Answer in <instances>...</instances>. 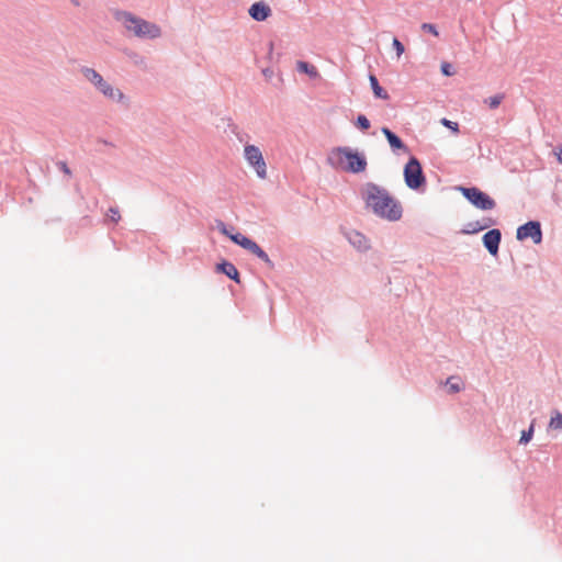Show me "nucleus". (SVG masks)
I'll return each mask as SVG.
<instances>
[{"label":"nucleus","instance_id":"nucleus-1","mask_svg":"<svg viewBox=\"0 0 562 562\" xmlns=\"http://www.w3.org/2000/svg\"><path fill=\"white\" fill-rule=\"evenodd\" d=\"M366 207L376 216L390 222H396L402 217L403 209L384 188L374 183H366L360 191Z\"/></svg>","mask_w":562,"mask_h":562},{"label":"nucleus","instance_id":"nucleus-2","mask_svg":"<svg viewBox=\"0 0 562 562\" xmlns=\"http://www.w3.org/2000/svg\"><path fill=\"white\" fill-rule=\"evenodd\" d=\"M114 19L125 31L138 38H157L161 35L160 27L127 11H116Z\"/></svg>","mask_w":562,"mask_h":562},{"label":"nucleus","instance_id":"nucleus-3","mask_svg":"<svg viewBox=\"0 0 562 562\" xmlns=\"http://www.w3.org/2000/svg\"><path fill=\"white\" fill-rule=\"evenodd\" d=\"M328 161L331 166L347 172L359 173L366 170V157L349 147H337L330 150Z\"/></svg>","mask_w":562,"mask_h":562},{"label":"nucleus","instance_id":"nucleus-4","mask_svg":"<svg viewBox=\"0 0 562 562\" xmlns=\"http://www.w3.org/2000/svg\"><path fill=\"white\" fill-rule=\"evenodd\" d=\"M83 77L90 81L105 98L121 102L124 100V94L112 87L103 77L93 68L85 67L81 70Z\"/></svg>","mask_w":562,"mask_h":562},{"label":"nucleus","instance_id":"nucleus-5","mask_svg":"<svg viewBox=\"0 0 562 562\" xmlns=\"http://www.w3.org/2000/svg\"><path fill=\"white\" fill-rule=\"evenodd\" d=\"M222 233L227 235L235 244L239 245L240 247L245 248L246 250L250 251L255 256H257L259 259L268 263L272 267V262L267 255L265 250L261 249V247L251 240L250 238L246 237L245 235L237 233V234H228L226 228L224 227L222 229Z\"/></svg>","mask_w":562,"mask_h":562},{"label":"nucleus","instance_id":"nucleus-6","mask_svg":"<svg viewBox=\"0 0 562 562\" xmlns=\"http://www.w3.org/2000/svg\"><path fill=\"white\" fill-rule=\"evenodd\" d=\"M405 183L409 189L416 190L425 183V177L420 162L412 157L404 168Z\"/></svg>","mask_w":562,"mask_h":562},{"label":"nucleus","instance_id":"nucleus-7","mask_svg":"<svg viewBox=\"0 0 562 562\" xmlns=\"http://www.w3.org/2000/svg\"><path fill=\"white\" fill-rule=\"evenodd\" d=\"M244 157L248 165L255 169L260 179L267 178V165L259 147L246 145L244 148Z\"/></svg>","mask_w":562,"mask_h":562},{"label":"nucleus","instance_id":"nucleus-8","mask_svg":"<svg viewBox=\"0 0 562 562\" xmlns=\"http://www.w3.org/2000/svg\"><path fill=\"white\" fill-rule=\"evenodd\" d=\"M461 192L480 210H492L496 205L495 201L488 194L477 188H461Z\"/></svg>","mask_w":562,"mask_h":562},{"label":"nucleus","instance_id":"nucleus-9","mask_svg":"<svg viewBox=\"0 0 562 562\" xmlns=\"http://www.w3.org/2000/svg\"><path fill=\"white\" fill-rule=\"evenodd\" d=\"M531 238L532 241L538 245L542 240V232L539 222L530 221L517 229V239L524 240Z\"/></svg>","mask_w":562,"mask_h":562},{"label":"nucleus","instance_id":"nucleus-10","mask_svg":"<svg viewBox=\"0 0 562 562\" xmlns=\"http://www.w3.org/2000/svg\"><path fill=\"white\" fill-rule=\"evenodd\" d=\"M501 232L499 229H491L483 236V244L488 250V252L495 256L498 252V246L501 243Z\"/></svg>","mask_w":562,"mask_h":562},{"label":"nucleus","instance_id":"nucleus-11","mask_svg":"<svg viewBox=\"0 0 562 562\" xmlns=\"http://www.w3.org/2000/svg\"><path fill=\"white\" fill-rule=\"evenodd\" d=\"M249 15L256 21H265L271 15V9L265 2H256L249 9Z\"/></svg>","mask_w":562,"mask_h":562},{"label":"nucleus","instance_id":"nucleus-12","mask_svg":"<svg viewBox=\"0 0 562 562\" xmlns=\"http://www.w3.org/2000/svg\"><path fill=\"white\" fill-rule=\"evenodd\" d=\"M382 133L385 135L390 146L392 147V149H402V150H407V147L405 146V144L401 140V138L398 136H396L391 130H389L387 127H383L382 128Z\"/></svg>","mask_w":562,"mask_h":562},{"label":"nucleus","instance_id":"nucleus-13","mask_svg":"<svg viewBox=\"0 0 562 562\" xmlns=\"http://www.w3.org/2000/svg\"><path fill=\"white\" fill-rule=\"evenodd\" d=\"M217 270L225 273L229 279L239 282V273L236 267L227 261L217 265Z\"/></svg>","mask_w":562,"mask_h":562},{"label":"nucleus","instance_id":"nucleus-14","mask_svg":"<svg viewBox=\"0 0 562 562\" xmlns=\"http://www.w3.org/2000/svg\"><path fill=\"white\" fill-rule=\"evenodd\" d=\"M349 240L359 250H366L369 248L368 239L358 232L349 234Z\"/></svg>","mask_w":562,"mask_h":562},{"label":"nucleus","instance_id":"nucleus-15","mask_svg":"<svg viewBox=\"0 0 562 562\" xmlns=\"http://www.w3.org/2000/svg\"><path fill=\"white\" fill-rule=\"evenodd\" d=\"M296 69L300 71V72H303V74H306L308 75L311 78H318L319 77V72L318 70L316 69L315 66L313 65H310L306 61H302V60H299L296 63Z\"/></svg>","mask_w":562,"mask_h":562},{"label":"nucleus","instance_id":"nucleus-16","mask_svg":"<svg viewBox=\"0 0 562 562\" xmlns=\"http://www.w3.org/2000/svg\"><path fill=\"white\" fill-rule=\"evenodd\" d=\"M369 81L371 85V88L373 90V93L376 98L387 100L389 94L387 92L379 85V81L374 75H370Z\"/></svg>","mask_w":562,"mask_h":562},{"label":"nucleus","instance_id":"nucleus-17","mask_svg":"<svg viewBox=\"0 0 562 562\" xmlns=\"http://www.w3.org/2000/svg\"><path fill=\"white\" fill-rule=\"evenodd\" d=\"M549 428L553 430H562V413L559 411H553L550 422Z\"/></svg>","mask_w":562,"mask_h":562},{"label":"nucleus","instance_id":"nucleus-18","mask_svg":"<svg viewBox=\"0 0 562 562\" xmlns=\"http://www.w3.org/2000/svg\"><path fill=\"white\" fill-rule=\"evenodd\" d=\"M505 99V95L503 93H498L492 97H488L484 99V104H486L491 110L497 109L503 100Z\"/></svg>","mask_w":562,"mask_h":562},{"label":"nucleus","instance_id":"nucleus-19","mask_svg":"<svg viewBox=\"0 0 562 562\" xmlns=\"http://www.w3.org/2000/svg\"><path fill=\"white\" fill-rule=\"evenodd\" d=\"M446 385L448 386L450 393H458L462 390V384L456 376L448 378L446 381Z\"/></svg>","mask_w":562,"mask_h":562},{"label":"nucleus","instance_id":"nucleus-20","mask_svg":"<svg viewBox=\"0 0 562 562\" xmlns=\"http://www.w3.org/2000/svg\"><path fill=\"white\" fill-rule=\"evenodd\" d=\"M532 435H533V425H531L528 430H524L522 431V434L520 436V439H519V442L520 443H528L531 440Z\"/></svg>","mask_w":562,"mask_h":562},{"label":"nucleus","instance_id":"nucleus-21","mask_svg":"<svg viewBox=\"0 0 562 562\" xmlns=\"http://www.w3.org/2000/svg\"><path fill=\"white\" fill-rule=\"evenodd\" d=\"M108 217L114 222L117 223L121 220V214L117 207H110L108 212Z\"/></svg>","mask_w":562,"mask_h":562},{"label":"nucleus","instance_id":"nucleus-22","mask_svg":"<svg viewBox=\"0 0 562 562\" xmlns=\"http://www.w3.org/2000/svg\"><path fill=\"white\" fill-rule=\"evenodd\" d=\"M357 125L361 130L366 131V130L370 128V121L364 115H359L357 117Z\"/></svg>","mask_w":562,"mask_h":562},{"label":"nucleus","instance_id":"nucleus-23","mask_svg":"<svg viewBox=\"0 0 562 562\" xmlns=\"http://www.w3.org/2000/svg\"><path fill=\"white\" fill-rule=\"evenodd\" d=\"M441 124L450 130H452L454 133L459 132V124L457 122L449 121L447 119L441 120Z\"/></svg>","mask_w":562,"mask_h":562},{"label":"nucleus","instance_id":"nucleus-24","mask_svg":"<svg viewBox=\"0 0 562 562\" xmlns=\"http://www.w3.org/2000/svg\"><path fill=\"white\" fill-rule=\"evenodd\" d=\"M392 45L396 50L397 58H400L405 50L404 45L397 38L393 40Z\"/></svg>","mask_w":562,"mask_h":562},{"label":"nucleus","instance_id":"nucleus-25","mask_svg":"<svg viewBox=\"0 0 562 562\" xmlns=\"http://www.w3.org/2000/svg\"><path fill=\"white\" fill-rule=\"evenodd\" d=\"M422 30L425 31V32H428V33H430V34H432L435 36L439 35L436 26L434 24H431V23H424L422 25Z\"/></svg>","mask_w":562,"mask_h":562},{"label":"nucleus","instance_id":"nucleus-26","mask_svg":"<svg viewBox=\"0 0 562 562\" xmlns=\"http://www.w3.org/2000/svg\"><path fill=\"white\" fill-rule=\"evenodd\" d=\"M441 71L445 76H452L454 75V71L452 70V66L449 63H442L441 64Z\"/></svg>","mask_w":562,"mask_h":562},{"label":"nucleus","instance_id":"nucleus-27","mask_svg":"<svg viewBox=\"0 0 562 562\" xmlns=\"http://www.w3.org/2000/svg\"><path fill=\"white\" fill-rule=\"evenodd\" d=\"M58 167H59V169H60L64 173H66L67 176H70V175H71V171H70V169L68 168V166H67V164H66V162L60 161V162L58 164Z\"/></svg>","mask_w":562,"mask_h":562},{"label":"nucleus","instance_id":"nucleus-28","mask_svg":"<svg viewBox=\"0 0 562 562\" xmlns=\"http://www.w3.org/2000/svg\"><path fill=\"white\" fill-rule=\"evenodd\" d=\"M558 160L562 164V147H559L555 151Z\"/></svg>","mask_w":562,"mask_h":562},{"label":"nucleus","instance_id":"nucleus-29","mask_svg":"<svg viewBox=\"0 0 562 562\" xmlns=\"http://www.w3.org/2000/svg\"><path fill=\"white\" fill-rule=\"evenodd\" d=\"M71 1H72V3L78 5V1L77 0H71Z\"/></svg>","mask_w":562,"mask_h":562}]
</instances>
